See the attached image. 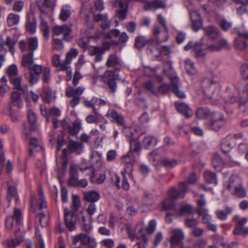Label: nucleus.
Wrapping results in <instances>:
<instances>
[{
	"label": "nucleus",
	"instance_id": "f257e3e1",
	"mask_svg": "<svg viewBox=\"0 0 248 248\" xmlns=\"http://www.w3.org/2000/svg\"><path fill=\"white\" fill-rule=\"evenodd\" d=\"M170 85L166 83L161 84L157 89V93H160L162 94L167 93L170 90L177 97L181 98H184L186 97L185 93L179 90V79L176 76H173L170 78Z\"/></svg>",
	"mask_w": 248,
	"mask_h": 248
},
{
	"label": "nucleus",
	"instance_id": "f03ea898",
	"mask_svg": "<svg viewBox=\"0 0 248 248\" xmlns=\"http://www.w3.org/2000/svg\"><path fill=\"white\" fill-rule=\"evenodd\" d=\"M28 70L29 72L25 74V78L31 84L36 83L39 79L38 75L43 71L42 66L40 65L34 64Z\"/></svg>",
	"mask_w": 248,
	"mask_h": 248
},
{
	"label": "nucleus",
	"instance_id": "7ed1b4c3",
	"mask_svg": "<svg viewBox=\"0 0 248 248\" xmlns=\"http://www.w3.org/2000/svg\"><path fill=\"white\" fill-rule=\"evenodd\" d=\"M78 242H80V246H83L84 248H95L96 247L94 239L90 238L85 233H80L73 238V243L74 245H76Z\"/></svg>",
	"mask_w": 248,
	"mask_h": 248
},
{
	"label": "nucleus",
	"instance_id": "20e7f679",
	"mask_svg": "<svg viewBox=\"0 0 248 248\" xmlns=\"http://www.w3.org/2000/svg\"><path fill=\"white\" fill-rule=\"evenodd\" d=\"M233 220L236 222V225L233 232L235 235L246 236L248 235V228L245 227L244 224L247 221V218L240 217L239 216H235Z\"/></svg>",
	"mask_w": 248,
	"mask_h": 248
},
{
	"label": "nucleus",
	"instance_id": "39448f33",
	"mask_svg": "<svg viewBox=\"0 0 248 248\" xmlns=\"http://www.w3.org/2000/svg\"><path fill=\"white\" fill-rule=\"evenodd\" d=\"M207 81L210 83V85L203 90L204 94L209 98L218 100L220 99L219 89L216 88L217 80L208 79Z\"/></svg>",
	"mask_w": 248,
	"mask_h": 248
},
{
	"label": "nucleus",
	"instance_id": "423d86ee",
	"mask_svg": "<svg viewBox=\"0 0 248 248\" xmlns=\"http://www.w3.org/2000/svg\"><path fill=\"white\" fill-rule=\"evenodd\" d=\"M61 124L63 129L72 136L78 133L81 129V123L80 122L76 121L71 125V121L68 118H65L61 122Z\"/></svg>",
	"mask_w": 248,
	"mask_h": 248
},
{
	"label": "nucleus",
	"instance_id": "0eeeda50",
	"mask_svg": "<svg viewBox=\"0 0 248 248\" xmlns=\"http://www.w3.org/2000/svg\"><path fill=\"white\" fill-rule=\"evenodd\" d=\"M52 32L57 36L62 34L63 35V39L65 41H70L72 39V37L71 36L72 30L66 25L54 26Z\"/></svg>",
	"mask_w": 248,
	"mask_h": 248
},
{
	"label": "nucleus",
	"instance_id": "6e6552de",
	"mask_svg": "<svg viewBox=\"0 0 248 248\" xmlns=\"http://www.w3.org/2000/svg\"><path fill=\"white\" fill-rule=\"evenodd\" d=\"M248 32H238V37L235 38L234 42V47L239 50H243L248 46Z\"/></svg>",
	"mask_w": 248,
	"mask_h": 248
},
{
	"label": "nucleus",
	"instance_id": "1a4fd4ad",
	"mask_svg": "<svg viewBox=\"0 0 248 248\" xmlns=\"http://www.w3.org/2000/svg\"><path fill=\"white\" fill-rule=\"evenodd\" d=\"M64 220L69 231H73L76 229L77 217L73 212H69L67 208L64 209Z\"/></svg>",
	"mask_w": 248,
	"mask_h": 248
},
{
	"label": "nucleus",
	"instance_id": "9d476101",
	"mask_svg": "<svg viewBox=\"0 0 248 248\" xmlns=\"http://www.w3.org/2000/svg\"><path fill=\"white\" fill-rule=\"evenodd\" d=\"M104 78L111 92L114 93L117 89L115 72L111 70L106 71L104 73Z\"/></svg>",
	"mask_w": 248,
	"mask_h": 248
},
{
	"label": "nucleus",
	"instance_id": "9b49d317",
	"mask_svg": "<svg viewBox=\"0 0 248 248\" xmlns=\"http://www.w3.org/2000/svg\"><path fill=\"white\" fill-rule=\"evenodd\" d=\"M225 123L223 115L220 113H217L211 119L210 127L212 130L217 131L223 126Z\"/></svg>",
	"mask_w": 248,
	"mask_h": 248
},
{
	"label": "nucleus",
	"instance_id": "f8f14e48",
	"mask_svg": "<svg viewBox=\"0 0 248 248\" xmlns=\"http://www.w3.org/2000/svg\"><path fill=\"white\" fill-rule=\"evenodd\" d=\"M179 190L172 188L170 191L169 195L173 199H178L179 197L184 198L185 194L187 192V186L186 183L180 182L179 184Z\"/></svg>",
	"mask_w": 248,
	"mask_h": 248
},
{
	"label": "nucleus",
	"instance_id": "ddd939ff",
	"mask_svg": "<svg viewBox=\"0 0 248 248\" xmlns=\"http://www.w3.org/2000/svg\"><path fill=\"white\" fill-rule=\"evenodd\" d=\"M106 66L108 68L113 67L116 71H120L122 68L120 59L115 53L109 55L107 58Z\"/></svg>",
	"mask_w": 248,
	"mask_h": 248
},
{
	"label": "nucleus",
	"instance_id": "4468645a",
	"mask_svg": "<svg viewBox=\"0 0 248 248\" xmlns=\"http://www.w3.org/2000/svg\"><path fill=\"white\" fill-rule=\"evenodd\" d=\"M107 116L112 122L116 123L123 127L125 126V121L123 115L118 114L115 110L109 109L107 112Z\"/></svg>",
	"mask_w": 248,
	"mask_h": 248
},
{
	"label": "nucleus",
	"instance_id": "2eb2a0df",
	"mask_svg": "<svg viewBox=\"0 0 248 248\" xmlns=\"http://www.w3.org/2000/svg\"><path fill=\"white\" fill-rule=\"evenodd\" d=\"M136 160L137 156L131 154V152H128L126 155L123 156L122 157L123 162L127 165L125 168V171H127L129 172H132L133 170L132 164L136 161Z\"/></svg>",
	"mask_w": 248,
	"mask_h": 248
},
{
	"label": "nucleus",
	"instance_id": "dca6fc26",
	"mask_svg": "<svg viewBox=\"0 0 248 248\" xmlns=\"http://www.w3.org/2000/svg\"><path fill=\"white\" fill-rule=\"evenodd\" d=\"M190 17L192 22V28L195 31H198L202 26V20L200 14L197 11L190 13Z\"/></svg>",
	"mask_w": 248,
	"mask_h": 248
},
{
	"label": "nucleus",
	"instance_id": "f3484780",
	"mask_svg": "<svg viewBox=\"0 0 248 248\" xmlns=\"http://www.w3.org/2000/svg\"><path fill=\"white\" fill-rule=\"evenodd\" d=\"M155 43L154 38H150L146 39L143 36H137L135 39L134 46L136 48L140 49L144 47L146 45H152Z\"/></svg>",
	"mask_w": 248,
	"mask_h": 248
},
{
	"label": "nucleus",
	"instance_id": "a211bd4d",
	"mask_svg": "<svg viewBox=\"0 0 248 248\" xmlns=\"http://www.w3.org/2000/svg\"><path fill=\"white\" fill-rule=\"evenodd\" d=\"M156 226V222L155 220H151L149 222L148 226L145 228L146 233L142 232L143 230L140 229L139 231L141 232V236L143 239V241L146 244L148 242L147 235H152L155 231Z\"/></svg>",
	"mask_w": 248,
	"mask_h": 248
},
{
	"label": "nucleus",
	"instance_id": "6ab92c4d",
	"mask_svg": "<svg viewBox=\"0 0 248 248\" xmlns=\"http://www.w3.org/2000/svg\"><path fill=\"white\" fill-rule=\"evenodd\" d=\"M177 110L182 113L186 118H189L192 116L191 108L186 103L177 102L175 103Z\"/></svg>",
	"mask_w": 248,
	"mask_h": 248
},
{
	"label": "nucleus",
	"instance_id": "aec40b11",
	"mask_svg": "<svg viewBox=\"0 0 248 248\" xmlns=\"http://www.w3.org/2000/svg\"><path fill=\"white\" fill-rule=\"evenodd\" d=\"M26 27L27 31L31 33H34L36 29V20L33 14H28L27 15V22Z\"/></svg>",
	"mask_w": 248,
	"mask_h": 248
},
{
	"label": "nucleus",
	"instance_id": "412c9836",
	"mask_svg": "<svg viewBox=\"0 0 248 248\" xmlns=\"http://www.w3.org/2000/svg\"><path fill=\"white\" fill-rule=\"evenodd\" d=\"M228 46V42L226 40L221 39L217 44H213L208 45L206 50L209 52H219L222 49L227 47Z\"/></svg>",
	"mask_w": 248,
	"mask_h": 248
},
{
	"label": "nucleus",
	"instance_id": "4be33fe9",
	"mask_svg": "<svg viewBox=\"0 0 248 248\" xmlns=\"http://www.w3.org/2000/svg\"><path fill=\"white\" fill-rule=\"evenodd\" d=\"M242 185V180L237 175H232L229 178L228 188L230 191H232L234 189Z\"/></svg>",
	"mask_w": 248,
	"mask_h": 248
},
{
	"label": "nucleus",
	"instance_id": "5701e85b",
	"mask_svg": "<svg viewBox=\"0 0 248 248\" xmlns=\"http://www.w3.org/2000/svg\"><path fill=\"white\" fill-rule=\"evenodd\" d=\"M28 120L30 124V129L31 130L35 131L37 129L36 125L37 122L36 115L33 110L29 108L27 110Z\"/></svg>",
	"mask_w": 248,
	"mask_h": 248
},
{
	"label": "nucleus",
	"instance_id": "b1692460",
	"mask_svg": "<svg viewBox=\"0 0 248 248\" xmlns=\"http://www.w3.org/2000/svg\"><path fill=\"white\" fill-rule=\"evenodd\" d=\"M142 149L140 142L138 139H132L130 141V150L128 152H131L133 155L137 154L138 155Z\"/></svg>",
	"mask_w": 248,
	"mask_h": 248
},
{
	"label": "nucleus",
	"instance_id": "393cba45",
	"mask_svg": "<svg viewBox=\"0 0 248 248\" xmlns=\"http://www.w3.org/2000/svg\"><path fill=\"white\" fill-rule=\"evenodd\" d=\"M100 197V194L98 192L92 191L84 192L83 199L87 202L93 203L97 202Z\"/></svg>",
	"mask_w": 248,
	"mask_h": 248
},
{
	"label": "nucleus",
	"instance_id": "a878e982",
	"mask_svg": "<svg viewBox=\"0 0 248 248\" xmlns=\"http://www.w3.org/2000/svg\"><path fill=\"white\" fill-rule=\"evenodd\" d=\"M173 232L174 234L171 236L170 242L172 245H177L184 239V233L180 229H175Z\"/></svg>",
	"mask_w": 248,
	"mask_h": 248
},
{
	"label": "nucleus",
	"instance_id": "bb28decb",
	"mask_svg": "<svg viewBox=\"0 0 248 248\" xmlns=\"http://www.w3.org/2000/svg\"><path fill=\"white\" fill-rule=\"evenodd\" d=\"M33 63V53L30 52L28 54L24 55L22 57V65L28 69L32 65Z\"/></svg>",
	"mask_w": 248,
	"mask_h": 248
},
{
	"label": "nucleus",
	"instance_id": "cd10ccee",
	"mask_svg": "<svg viewBox=\"0 0 248 248\" xmlns=\"http://www.w3.org/2000/svg\"><path fill=\"white\" fill-rule=\"evenodd\" d=\"M205 33L212 39H215L219 35L218 30L214 26H209L203 29Z\"/></svg>",
	"mask_w": 248,
	"mask_h": 248
},
{
	"label": "nucleus",
	"instance_id": "c85d7f7f",
	"mask_svg": "<svg viewBox=\"0 0 248 248\" xmlns=\"http://www.w3.org/2000/svg\"><path fill=\"white\" fill-rule=\"evenodd\" d=\"M212 163L215 169L219 171L221 170L224 162L220 155L215 154L213 157Z\"/></svg>",
	"mask_w": 248,
	"mask_h": 248
},
{
	"label": "nucleus",
	"instance_id": "c756f323",
	"mask_svg": "<svg viewBox=\"0 0 248 248\" xmlns=\"http://www.w3.org/2000/svg\"><path fill=\"white\" fill-rule=\"evenodd\" d=\"M193 51L197 58H204L205 56V53L202 48V44L201 43H196L193 46Z\"/></svg>",
	"mask_w": 248,
	"mask_h": 248
},
{
	"label": "nucleus",
	"instance_id": "7c9ffc66",
	"mask_svg": "<svg viewBox=\"0 0 248 248\" xmlns=\"http://www.w3.org/2000/svg\"><path fill=\"white\" fill-rule=\"evenodd\" d=\"M20 93L17 91L13 92L12 93V103L15 106L21 108L23 106V101L20 97Z\"/></svg>",
	"mask_w": 248,
	"mask_h": 248
},
{
	"label": "nucleus",
	"instance_id": "2f4dec72",
	"mask_svg": "<svg viewBox=\"0 0 248 248\" xmlns=\"http://www.w3.org/2000/svg\"><path fill=\"white\" fill-rule=\"evenodd\" d=\"M197 118L199 119H204L210 116L211 113L207 108H200L196 112Z\"/></svg>",
	"mask_w": 248,
	"mask_h": 248
},
{
	"label": "nucleus",
	"instance_id": "473e14b6",
	"mask_svg": "<svg viewBox=\"0 0 248 248\" xmlns=\"http://www.w3.org/2000/svg\"><path fill=\"white\" fill-rule=\"evenodd\" d=\"M84 90V88L82 87H79L77 89H74L72 87H69L66 89V94L69 97L74 95L79 96L83 93Z\"/></svg>",
	"mask_w": 248,
	"mask_h": 248
},
{
	"label": "nucleus",
	"instance_id": "72a5a7b5",
	"mask_svg": "<svg viewBox=\"0 0 248 248\" xmlns=\"http://www.w3.org/2000/svg\"><path fill=\"white\" fill-rule=\"evenodd\" d=\"M30 148L29 149V154L31 156L33 152L39 151L41 148L38 145V140L35 138H31L30 140Z\"/></svg>",
	"mask_w": 248,
	"mask_h": 248
},
{
	"label": "nucleus",
	"instance_id": "f704fd0d",
	"mask_svg": "<svg viewBox=\"0 0 248 248\" xmlns=\"http://www.w3.org/2000/svg\"><path fill=\"white\" fill-rule=\"evenodd\" d=\"M239 106L240 108L248 105V84L245 87L244 90L240 95Z\"/></svg>",
	"mask_w": 248,
	"mask_h": 248
},
{
	"label": "nucleus",
	"instance_id": "c9c22d12",
	"mask_svg": "<svg viewBox=\"0 0 248 248\" xmlns=\"http://www.w3.org/2000/svg\"><path fill=\"white\" fill-rule=\"evenodd\" d=\"M185 69L189 75H194L197 73L195 63L189 59L186 60L185 61Z\"/></svg>",
	"mask_w": 248,
	"mask_h": 248
},
{
	"label": "nucleus",
	"instance_id": "e433bc0d",
	"mask_svg": "<svg viewBox=\"0 0 248 248\" xmlns=\"http://www.w3.org/2000/svg\"><path fill=\"white\" fill-rule=\"evenodd\" d=\"M160 164L166 168H172L178 164V161L174 158H165L160 160Z\"/></svg>",
	"mask_w": 248,
	"mask_h": 248
},
{
	"label": "nucleus",
	"instance_id": "4c0bfd02",
	"mask_svg": "<svg viewBox=\"0 0 248 248\" xmlns=\"http://www.w3.org/2000/svg\"><path fill=\"white\" fill-rule=\"evenodd\" d=\"M68 147L71 153H74L81 149L83 147V144L80 142L71 140L68 142Z\"/></svg>",
	"mask_w": 248,
	"mask_h": 248
},
{
	"label": "nucleus",
	"instance_id": "58836bf2",
	"mask_svg": "<svg viewBox=\"0 0 248 248\" xmlns=\"http://www.w3.org/2000/svg\"><path fill=\"white\" fill-rule=\"evenodd\" d=\"M51 0H44L43 2L39 1L37 2V6L41 13L46 15L47 9L50 6Z\"/></svg>",
	"mask_w": 248,
	"mask_h": 248
},
{
	"label": "nucleus",
	"instance_id": "ea45409f",
	"mask_svg": "<svg viewBox=\"0 0 248 248\" xmlns=\"http://www.w3.org/2000/svg\"><path fill=\"white\" fill-rule=\"evenodd\" d=\"M53 64L55 66H60L62 70H66L68 71L69 67L68 64L65 62V60L62 63H61L60 56L58 55H55L52 59Z\"/></svg>",
	"mask_w": 248,
	"mask_h": 248
},
{
	"label": "nucleus",
	"instance_id": "a19ab883",
	"mask_svg": "<svg viewBox=\"0 0 248 248\" xmlns=\"http://www.w3.org/2000/svg\"><path fill=\"white\" fill-rule=\"evenodd\" d=\"M204 178L209 183H213L216 185L217 184L216 174L211 171L207 170L204 172Z\"/></svg>",
	"mask_w": 248,
	"mask_h": 248
},
{
	"label": "nucleus",
	"instance_id": "79ce46f5",
	"mask_svg": "<svg viewBox=\"0 0 248 248\" xmlns=\"http://www.w3.org/2000/svg\"><path fill=\"white\" fill-rule=\"evenodd\" d=\"M232 209L230 207H226L225 210H218L216 211V214L217 218L220 220H225L227 218L228 215L230 214Z\"/></svg>",
	"mask_w": 248,
	"mask_h": 248
},
{
	"label": "nucleus",
	"instance_id": "37998d69",
	"mask_svg": "<svg viewBox=\"0 0 248 248\" xmlns=\"http://www.w3.org/2000/svg\"><path fill=\"white\" fill-rule=\"evenodd\" d=\"M70 7L69 6H64L61 9L59 18L62 21H65L70 17Z\"/></svg>",
	"mask_w": 248,
	"mask_h": 248
},
{
	"label": "nucleus",
	"instance_id": "c03bdc74",
	"mask_svg": "<svg viewBox=\"0 0 248 248\" xmlns=\"http://www.w3.org/2000/svg\"><path fill=\"white\" fill-rule=\"evenodd\" d=\"M15 198L17 200V191L16 188L14 186H9L7 194V200L10 202L12 198Z\"/></svg>",
	"mask_w": 248,
	"mask_h": 248
},
{
	"label": "nucleus",
	"instance_id": "a18cd8bd",
	"mask_svg": "<svg viewBox=\"0 0 248 248\" xmlns=\"http://www.w3.org/2000/svg\"><path fill=\"white\" fill-rule=\"evenodd\" d=\"M28 47L30 52H33L37 49L38 47V40L36 37L30 38L28 40Z\"/></svg>",
	"mask_w": 248,
	"mask_h": 248
},
{
	"label": "nucleus",
	"instance_id": "49530a36",
	"mask_svg": "<svg viewBox=\"0 0 248 248\" xmlns=\"http://www.w3.org/2000/svg\"><path fill=\"white\" fill-rule=\"evenodd\" d=\"M40 29L43 32L44 37L46 40H48L49 36V29L46 21L42 20L40 24Z\"/></svg>",
	"mask_w": 248,
	"mask_h": 248
},
{
	"label": "nucleus",
	"instance_id": "de8ad7c7",
	"mask_svg": "<svg viewBox=\"0 0 248 248\" xmlns=\"http://www.w3.org/2000/svg\"><path fill=\"white\" fill-rule=\"evenodd\" d=\"M232 193L239 198H243L247 196V192L243 186L234 189L232 191H231Z\"/></svg>",
	"mask_w": 248,
	"mask_h": 248
},
{
	"label": "nucleus",
	"instance_id": "09e8293b",
	"mask_svg": "<svg viewBox=\"0 0 248 248\" xmlns=\"http://www.w3.org/2000/svg\"><path fill=\"white\" fill-rule=\"evenodd\" d=\"M10 81L14 85L15 89L21 91L23 93H26V90L21 87L20 78L11 77L10 79Z\"/></svg>",
	"mask_w": 248,
	"mask_h": 248
},
{
	"label": "nucleus",
	"instance_id": "8fccbe9b",
	"mask_svg": "<svg viewBox=\"0 0 248 248\" xmlns=\"http://www.w3.org/2000/svg\"><path fill=\"white\" fill-rule=\"evenodd\" d=\"M80 207V200L78 196L77 195H73L72 196V210L69 212H73L75 214Z\"/></svg>",
	"mask_w": 248,
	"mask_h": 248
},
{
	"label": "nucleus",
	"instance_id": "3c124183",
	"mask_svg": "<svg viewBox=\"0 0 248 248\" xmlns=\"http://www.w3.org/2000/svg\"><path fill=\"white\" fill-rule=\"evenodd\" d=\"M19 16L14 14H10L7 17V23L9 26H13L18 23Z\"/></svg>",
	"mask_w": 248,
	"mask_h": 248
},
{
	"label": "nucleus",
	"instance_id": "603ef678",
	"mask_svg": "<svg viewBox=\"0 0 248 248\" xmlns=\"http://www.w3.org/2000/svg\"><path fill=\"white\" fill-rule=\"evenodd\" d=\"M0 81V95L2 96L7 92L9 87L7 85V81L4 76L1 78Z\"/></svg>",
	"mask_w": 248,
	"mask_h": 248
},
{
	"label": "nucleus",
	"instance_id": "864d4df0",
	"mask_svg": "<svg viewBox=\"0 0 248 248\" xmlns=\"http://www.w3.org/2000/svg\"><path fill=\"white\" fill-rule=\"evenodd\" d=\"M78 55V51L76 49H71L70 51L66 54L65 58V62L67 64H69L73 58H75Z\"/></svg>",
	"mask_w": 248,
	"mask_h": 248
},
{
	"label": "nucleus",
	"instance_id": "5fc2aeb1",
	"mask_svg": "<svg viewBox=\"0 0 248 248\" xmlns=\"http://www.w3.org/2000/svg\"><path fill=\"white\" fill-rule=\"evenodd\" d=\"M144 87L147 90L153 94L157 95V89H155V85L152 81L149 80L145 82L144 84Z\"/></svg>",
	"mask_w": 248,
	"mask_h": 248
},
{
	"label": "nucleus",
	"instance_id": "6e6d98bb",
	"mask_svg": "<svg viewBox=\"0 0 248 248\" xmlns=\"http://www.w3.org/2000/svg\"><path fill=\"white\" fill-rule=\"evenodd\" d=\"M157 142L156 139L152 136H147L144 138L143 143L146 147L149 146H155Z\"/></svg>",
	"mask_w": 248,
	"mask_h": 248
},
{
	"label": "nucleus",
	"instance_id": "4d7b16f0",
	"mask_svg": "<svg viewBox=\"0 0 248 248\" xmlns=\"http://www.w3.org/2000/svg\"><path fill=\"white\" fill-rule=\"evenodd\" d=\"M198 223V221L194 218L187 217L185 219V224L188 228H194Z\"/></svg>",
	"mask_w": 248,
	"mask_h": 248
},
{
	"label": "nucleus",
	"instance_id": "13d9d810",
	"mask_svg": "<svg viewBox=\"0 0 248 248\" xmlns=\"http://www.w3.org/2000/svg\"><path fill=\"white\" fill-rule=\"evenodd\" d=\"M127 13V5L125 6L124 9H118L116 11V14L117 17L120 20H123L126 18Z\"/></svg>",
	"mask_w": 248,
	"mask_h": 248
},
{
	"label": "nucleus",
	"instance_id": "bf43d9fd",
	"mask_svg": "<svg viewBox=\"0 0 248 248\" xmlns=\"http://www.w3.org/2000/svg\"><path fill=\"white\" fill-rule=\"evenodd\" d=\"M41 226L45 227L48 224V218L44 213H40L37 215Z\"/></svg>",
	"mask_w": 248,
	"mask_h": 248
},
{
	"label": "nucleus",
	"instance_id": "052dcab7",
	"mask_svg": "<svg viewBox=\"0 0 248 248\" xmlns=\"http://www.w3.org/2000/svg\"><path fill=\"white\" fill-rule=\"evenodd\" d=\"M174 204L173 201L170 198L165 199L163 202V208L164 210L167 211L173 209Z\"/></svg>",
	"mask_w": 248,
	"mask_h": 248
},
{
	"label": "nucleus",
	"instance_id": "680f3d73",
	"mask_svg": "<svg viewBox=\"0 0 248 248\" xmlns=\"http://www.w3.org/2000/svg\"><path fill=\"white\" fill-rule=\"evenodd\" d=\"M240 74L243 79L248 80V64L243 63L241 65Z\"/></svg>",
	"mask_w": 248,
	"mask_h": 248
},
{
	"label": "nucleus",
	"instance_id": "e2e57ef3",
	"mask_svg": "<svg viewBox=\"0 0 248 248\" xmlns=\"http://www.w3.org/2000/svg\"><path fill=\"white\" fill-rule=\"evenodd\" d=\"M17 72V68L15 64L10 65L7 70V73L10 77L16 76Z\"/></svg>",
	"mask_w": 248,
	"mask_h": 248
},
{
	"label": "nucleus",
	"instance_id": "0e129e2a",
	"mask_svg": "<svg viewBox=\"0 0 248 248\" xmlns=\"http://www.w3.org/2000/svg\"><path fill=\"white\" fill-rule=\"evenodd\" d=\"M220 26L224 31H228L232 28V24L226 19H223L221 20Z\"/></svg>",
	"mask_w": 248,
	"mask_h": 248
},
{
	"label": "nucleus",
	"instance_id": "69168bd1",
	"mask_svg": "<svg viewBox=\"0 0 248 248\" xmlns=\"http://www.w3.org/2000/svg\"><path fill=\"white\" fill-rule=\"evenodd\" d=\"M232 148V145L227 141H225L221 145V150L224 154H228Z\"/></svg>",
	"mask_w": 248,
	"mask_h": 248
},
{
	"label": "nucleus",
	"instance_id": "338daca9",
	"mask_svg": "<svg viewBox=\"0 0 248 248\" xmlns=\"http://www.w3.org/2000/svg\"><path fill=\"white\" fill-rule=\"evenodd\" d=\"M192 213V207L189 204L182 206L180 208V213L181 215L187 214H190Z\"/></svg>",
	"mask_w": 248,
	"mask_h": 248
},
{
	"label": "nucleus",
	"instance_id": "774afa93",
	"mask_svg": "<svg viewBox=\"0 0 248 248\" xmlns=\"http://www.w3.org/2000/svg\"><path fill=\"white\" fill-rule=\"evenodd\" d=\"M57 150L58 151H60L62 146L65 144L66 140L63 137L62 135H59L57 138Z\"/></svg>",
	"mask_w": 248,
	"mask_h": 248
}]
</instances>
